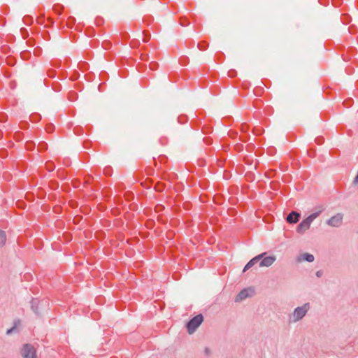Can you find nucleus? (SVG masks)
<instances>
[{
	"label": "nucleus",
	"instance_id": "obj_1",
	"mask_svg": "<svg viewBox=\"0 0 358 358\" xmlns=\"http://www.w3.org/2000/svg\"><path fill=\"white\" fill-rule=\"evenodd\" d=\"M310 308L311 306L309 302H306L302 306L295 308L293 312L288 316L289 323L294 324L302 320L310 310Z\"/></svg>",
	"mask_w": 358,
	"mask_h": 358
},
{
	"label": "nucleus",
	"instance_id": "obj_2",
	"mask_svg": "<svg viewBox=\"0 0 358 358\" xmlns=\"http://www.w3.org/2000/svg\"><path fill=\"white\" fill-rule=\"evenodd\" d=\"M320 212L321 211L313 213L306 219H304L301 222H300V224L296 227V232L303 234L305 231H306L310 228L313 220L319 216Z\"/></svg>",
	"mask_w": 358,
	"mask_h": 358
},
{
	"label": "nucleus",
	"instance_id": "obj_3",
	"mask_svg": "<svg viewBox=\"0 0 358 358\" xmlns=\"http://www.w3.org/2000/svg\"><path fill=\"white\" fill-rule=\"evenodd\" d=\"M201 324V313L189 320L186 324L187 331L189 334H192L196 329Z\"/></svg>",
	"mask_w": 358,
	"mask_h": 358
},
{
	"label": "nucleus",
	"instance_id": "obj_4",
	"mask_svg": "<svg viewBox=\"0 0 358 358\" xmlns=\"http://www.w3.org/2000/svg\"><path fill=\"white\" fill-rule=\"evenodd\" d=\"M21 355L22 358H37L34 347L29 343L23 345L21 350Z\"/></svg>",
	"mask_w": 358,
	"mask_h": 358
},
{
	"label": "nucleus",
	"instance_id": "obj_5",
	"mask_svg": "<svg viewBox=\"0 0 358 358\" xmlns=\"http://www.w3.org/2000/svg\"><path fill=\"white\" fill-rule=\"evenodd\" d=\"M343 214L338 213L327 220V225L332 227H339L342 225Z\"/></svg>",
	"mask_w": 358,
	"mask_h": 358
},
{
	"label": "nucleus",
	"instance_id": "obj_6",
	"mask_svg": "<svg viewBox=\"0 0 358 358\" xmlns=\"http://www.w3.org/2000/svg\"><path fill=\"white\" fill-rule=\"evenodd\" d=\"M30 303L31 310L37 315H40V313L38 311L39 307L43 308L47 306L46 301L43 300L40 301L37 298L32 299Z\"/></svg>",
	"mask_w": 358,
	"mask_h": 358
},
{
	"label": "nucleus",
	"instance_id": "obj_7",
	"mask_svg": "<svg viewBox=\"0 0 358 358\" xmlns=\"http://www.w3.org/2000/svg\"><path fill=\"white\" fill-rule=\"evenodd\" d=\"M254 294V290L251 288H245L242 289L236 296L235 301L241 302L248 297H250Z\"/></svg>",
	"mask_w": 358,
	"mask_h": 358
},
{
	"label": "nucleus",
	"instance_id": "obj_8",
	"mask_svg": "<svg viewBox=\"0 0 358 358\" xmlns=\"http://www.w3.org/2000/svg\"><path fill=\"white\" fill-rule=\"evenodd\" d=\"M275 260L276 257L274 255H265L262 259H260L259 266V267H269L275 262Z\"/></svg>",
	"mask_w": 358,
	"mask_h": 358
},
{
	"label": "nucleus",
	"instance_id": "obj_9",
	"mask_svg": "<svg viewBox=\"0 0 358 358\" xmlns=\"http://www.w3.org/2000/svg\"><path fill=\"white\" fill-rule=\"evenodd\" d=\"M266 255V252H263V253H261L257 256H255V257H253L252 259H250L247 264L245 266L243 271V272H245L246 271H248V269H250L251 267H252L255 264H257V262H259L260 261V259H262V257H264L265 255Z\"/></svg>",
	"mask_w": 358,
	"mask_h": 358
},
{
	"label": "nucleus",
	"instance_id": "obj_10",
	"mask_svg": "<svg viewBox=\"0 0 358 358\" xmlns=\"http://www.w3.org/2000/svg\"><path fill=\"white\" fill-rule=\"evenodd\" d=\"M300 216L301 215L299 213H297L296 211H292L287 215L286 220L288 223L295 224L299 222Z\"/></svg>",
	"mask_w": 358,
	"mask_h": 358
},
{
	"label": "nucleus",
	"instance_id": "obj_11",
	"mask_svg": "<svg viewBox=\"0 0 358 358\" xmlns=\"http://www.w3.org/2000/svg\"><path fill=\"white\" fill-rule=\"evenodd\" d=\"M314 260H315L314 256L310 253H303L298 257L299 262L306 261V262L310 263V262H314Z\"/></svg>",
	"mask_w": 358,
	"mask_h": 358
},
{
	"label": "nucleus",
	"instance_id": "obj_12",
	"mask_svg": "<svg viewBox=\"0 0 358 358\" xmlns=\"http://www.w3.org/2000/svg\"><path fill=\"white\" fill-rule=\"evenodd\" d=\"M6 241V232L0 229V245L3 246L5 245Z\"/></svg>",
	"mask_w": 358,
	"mask_h": 358
},
{
	"label": "nucleus",
	"instance_id": "obj_13",
	"mask_svg": "<svg viewBox=\"0 0 358 358\" xmlns=\"http://www.w3.org/2000/svg\"><path fill=\"white\" fill-rule=\"evenodd\" d=\"M20 324V320H16L14 322V326L11 327L10 329H8L6 331L7 335H10L13 332L17 330V326Z\"/></svg>",
	"mask_w": 358,
	"mask_h": 358
},
{
	"label": "nucleus",
	"instance_id": "obj_14",
	"mask_svg": "<svg viewBox=\"0 0 358 358\" xmlns=\"http://www.w3.org/2000/svg\"><path fill=\"white\" fill-rule=\"evenodd\" d=\"M48 148V144L45 142H39L38 145V150L39 151H44L47 150Z\"/></svg>",
	"mask_w": 358,
	"mask_h": 358
},
{
	"label": "nucleus",
	"instance_id": "obj_15",
	"mask_svg": "<svg viewBox=\"0 0 358 358\" xmlns=\"http://www.w3.org/2000/svg\"><path fill=\"white\" fill-rule=\"evenodd\" d=\"M29 119L31 122H37L40 120L41 115L39 114H32L30 115Z\"/></svg>",
	"mask_w": 358,
	"mask_h": 358
},
{
	"label": "nucleus",
	"instance_id": "obj_16",
	"mask_svg": "<svg viewBox=\"0 0 358 358\" xmlns=\"http://www.w3.org/2000/svg\"><path fill=\"white\" fill-rule=\"evenodd\" d=\"M187 121L186 116H180L178 117V122L180 124H184Z\"/></svg>",
	"mask_w": 358,
	"mask_h": 358
},
{
	"label": "nucleus",
	"instance_id": "obj_17",
	"mask_svg": "<svg viewBox=\"0 0 358 358\" xmlns=\"http://www.w3.org/2000/svg\"><path fill=\"white\" fill-rule=\"evenodd\" d=\"M204 354L205 355H206L207 357H209L210 355H211V350L210 348H205V350H204Z\"/></svg>",
	"mask_w": 358,
	"mask_h": 358
},
{
	"label": "nucleus",
	"instance_id": "obj_18",
	"mask_svg": "<svg viewBox=\"0 0 358 358\" xmlns=\"http://www.w3.org/2000/svg\"><path fill=\"white\" fill-rule=\"evenodd\" d=\"M53 9L55 12L58 13L59 14L61 13L62 8L59 6H54Z\"/></svg>",
	"mask_w": 358,
	"mask_h": 358
},
{
	"label": "nucleus",
	"instance_id": "obj_19",
	"mask_svg": "<svg viewBox=\"0 0 358 358\" xmlns=\"http://www.w3.org/2000/svg\"><path fill=\"white\" fill-rule=\"evenodd\" d=\"M157 66L158 64L156 62H151L150 64V69L154 70L157 68Z\"/></svg>",
	"mask_w": 358,
	"mask_h": 358
},
{
	"label": "nucleus",
	"instance_id": "obj_20",
	"mask_svg": "<svg viewBox=\"0 0 358 358\" xmlns=\"http://www.w3.org/2000/svg\"><path fill=\"white\" fill-rule=\"evenodd\" d=\"M48 76L50 78H54L55 76V73L53 70L50 69L48 71Z\"/></svg>",
	"mask_w": 358,
	"mask_h": 358
},
{
	"label": "nucleus",
	"instance_id": "obj_21",
	"mask_svg": "<svg viewBox=\"0 0 358 358\" xmlns=\"http://www.w3.org/2000/svg\"><path fill=\"white\" fill-rule=\"evenodd\" d=\"M323 271L322 270H319L317 271H316L315 273V275L317 277V278H321L322 275H323Z\"/></svg>",
	"mask_w": 358,
	"mask_h": 358
},
{
	"label": "nucleus",
	"instance_id": "obj_22",
	"mask_svg": "<svg viewBox=\"0 0 358 358\" xmlns=\"http://www.w3.org/2000/svg\"><path fill=\"white\" fill-rule=\"evenodd\" d=\"M23 20H24V23L27 24H28L27 22H31L32 20L29 16H25L23 18Z\"/></svg>",
	"mask_w": 358,
	"mask_h": 358
},
{
	"label": "nucleus",
	"instance_id": "obj_23",
	"mask_svg": "<svg viewBox=\"0 0 358 358\" xmlns=\"http://www.w3.org/2000/svg\"><path fill=\"white\" fill-rule=\"evenodd\" d=\"M150 34H148V35L144 34V38L143 39V41L146 43V42H148L150 40Z\"/></svg>",
	"mask_w": 358,
	"mask_h": 358
},
{
	"label": "nucleus",
	"instance_id": "obj_24",
	"mask_svg": "<svg viewBox=\"0 0 358 358\" xmlns=\"http://www.w3.org/2000/svg\"><path fill=\"white\" fill-rule=\"evenodd\" d=\"M34 146V144L32 142H27L26 144V147L27 149H31Z\"/></svg>",
	"mask_w": 358,
	"mask_h": 358
},
{
	"label": "nucleus",
	"instance_id": "obj_25",
	"mask_svg": "<svg viewBox=\"0 0 358 358\" xmlns=\"http://www.w3.org/2000/svg\"><path fill=\"white\" fill-rule=\"evenodd\" d=\"M188 24H189V22H187L186 20H182V19L180 20V24H181V26L185 27Z\"/></svg>",
	"mask_w": 358,
	"mask_h": 358
},
{
	"label": "nucleus",
	"instance_id": "obj_26",
	"mask_svg": "<svg viewBox=\"0 0 358 358\" xmlns=\"http://www.w3.org/2000/svg\"><path fill=\"white\" fill-rule=\"evenodd\" d=\"M155 190L160 192V191H162L163 187L162 185H160V186L157 185L155 187Z\"/></svg>",
	"mask_w": 358,
	"mask_h": 358
},
{
	"label": "nucleus",
	"instance_id": "obj_27",
	"mask_svg": "<svg viewBox=\"0 0 358 358\" xmlns=\"http://www.w3.org/2000/svg\"><path fill=\"white\" fill-rule=\"evenodd\" d=\"M353 183L355 185H358V172L355 178H354Z\"/></svg>",
	"mask_w": 358,
	"mask_h": 358
},
{
	"label": "nucleus",
	"instance_id": "obj_28",
	"mask_svg": "<svg viewBox=\"0 0 358 358\" xmlns=\"http://www.w3.org/2000/svg\"><path fill=\"white\" fill-rule=\"evenodd\" d=\"M47 169L49 171H52L55 169V167L52 166L51 164H47Z\"/></svg>",
	"mask_w": 358,
	"mask_h": 358
},
{
	"label": "nucleus",
	"instance_id": "obj_29",
	"mask_svg": "<svg viewBox=\"0 0 358 358\" xmlns=\"http://www.w3.org/2000/svg\"><path fill=\"white\" fill-rule=\"evenodd\" d=\"M21 31H22V33L26 32L27 35L28 34H27V30H26L24 28H22V29H21Z\"/></svg>",
	"mask_w": 358,
	"mask_h": 358
},
{
	"label": "nucleus",
	"instance_id": "obj_30",
	"mask_svg": "<svg viewBox=\"0 0 358 358\" xmlns=\"http://www.w3.org/2000/svg\"><path fill=\"white\" fill-rule=\"evenodd\" d=\"M197 46H198L199 50H201V44L200 43H198Z\"/></svg>",
	"mask_w": 358,
	"mask_h": 358
},
{
	"label": "nucleus",
	"instance_id": "obj_31",
	"mask_svg": "<svg viewBox=\"0 0 358 358\" xmlns=\"http://www.w3.org/2000/svg\"><path fill=\"white\" fill-rule=\"evenodd\" d=\"M47 130H48V132H51V131H52L51 128H48Z\"/></svg>",
	"mask_w": 358,
	"mask_h": 358
},
{
	"label": "nucleus",
	"instance_id": "obj_32",
	"mask_svg": "<svg viewBox=\"0 0 358 358\" xmlns=\"http://www.w3.org/2000/svg\"><path fill=\"white\" fill-rule=\"evenodd\" d=\"M47 130H48V132H51V131H52L51 128H48Z\"/></svg>",
	"mask_w": 358,
	"mask_h": 358
},
{
	"label": "nucleus",
	"instance_id": "obj_33",
	"mask_svg": "<svg viewBox=\"0 0 358 358\" xmlns=\"http://www.w3.org/2000/svg\"><path fill=\"white\" fill-rule=\"evenodd\" d=\"M202 134H204V127L203 126V131Z\"/></svg>",
	"mask_w": 358,
	"mask_h": 358
},
{
	"label": "nucleus",
	"instance_id": "obj_34",
	"mask_svg": "<svg viewBox=\"0 0 358 358\" xmlns=\"http://www.w3.org/2000/svg\"><path fill=\"white\" fill-rule=\"evenodd\" d=\"M202 183H203V184L204 183V181H203V180L202 181Z\"/></svg>",
	"mask_w": 358,
	"mask_h": 358
}]
</instances>
